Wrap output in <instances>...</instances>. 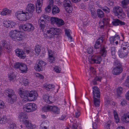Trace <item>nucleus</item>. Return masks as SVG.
I'll use <instances>...</instances> for the list:
<instances>
[{
  "mask_svg": "<svg viewBox=\"0 0 129 129\" xmlns=\"http://www.w3.org/2000/svg\"><path fill=\"white\" fill-rule=\"evenodd\" d=\"M19 93L21 98L27 100H29V97L30 98V100L31 101L36 100L38 96L37 92L36 91L20 90L19 92Z\"/></svg>",
  "mask_w": 129,
  "mask_h": 129,
  "instance_id": "obj_1",
  "label": "nucleus"
},
{
  "mask_svg": "<svg viewBox=\"0 0 129 129\" xmlns=\"http://www.w3.org/2000/svg\"><path fill=\"white\" fill-rule=\"evenodd\" d=\"M92 88L94 104L95 107H99L100 106V92L99 89L96 86H94Z\"/></svg>",
  "mask_w": 129,
  "mask_h": 129,
  "instance_id": "obj_2",
  "label": "nucleus"
},
{
  "mask_svg": "<svg viewBox=\"0 0 129 129\" xmlns=\"http://www.w3.org/2000/svg\"><path fill=\"white\" fill-rule=\"evenodd\" d=\"M9 34L10 37L17 42L22 40L24 38L21 32H18L15 30H11Z\"/></svg>",
  "mask_w": 129,
  "mask_h": 129,
  "instance_id": "obj_3",
  "label": "nucleus"
},
{
  "mask_svg": "<svg viewBox=\"0 0 129 129\" xmlns=\"http://www.w3.org/2000/svg\"><path fill=\"white\" fill-rule=\"evenodd\" d=\"M60 29L58 28H51L47 31V38H51L54 37H57L59 35Z\"/></svg>",
  "mask_w": 129,
  "mask_h": 129,
  "instance_id": "obj_4",
  "label": "nucleus"
},
{
  "mask_svg": "<svg viewBox=\"0 0 129 129\" xmlns=\"http://www.w3.org/2000/svg\"><path fill=\"white\" fill-rule=\"evenodd\" d=\"M102 60L101 56L98 54H95L92 56L90 55L88 57V60L91 64L96 63L100 64Z\"/></svg>",
  "mask_w": 129,
  "mask_h": 129,
  "instance_id": "obj_5",
  "label": "nucleus"
},
{
  "mask_svg": "<svg viewBox=\"0 0 129 129\" xmlns=\"http://www.w3.org/2000/svg\"><path fill=\"white\" fill-rule=\"evenodd\" d=\"M42 111L46 112L50 111L55 114H58L59 112V109L55 106H52L49 105H46L42 108Z\"/></svg>",
  "mask_w": 129,
  "mask_h": 129,
  "instance_id": "obj_6",
  "label": "nucleus"
},
{
  "mask_svg": "<svg viewBox=\"0 0 129 129\" xmlns=\"http://www.w3.org/2000/svg\"><path fill=\"white\" fill-rule=\"evenodd\" d=\"M113 12L119 18H125L126 15L122 11L121 7L119 6L115 7L113 8Z\"/></svg>",
  "mask_w": 129,
  "mask_h": 129,
  "instance_id": "obj_7",
  "label": "nucleus"
},
{
  "mask_svg": "<svg viewBox=\"0 0 129 129\" xmlns=\"http://www.w3.org/2000/svg\"><path fill=\"white\" fill-rule=\"evenodd\" d=\"M14 68L19 69L21 73H25L27 72V68L26 65L21 62H16L14 64Z\"/></svg>",
  "mask_w": 129,
  "mask_h": 129,
  "instance_id": "obj_8",
  "label": "nucleus"
},
{
  "mask_svg": "<svg viewBox=\"0 0 129 129\" xmlns=\"http://www.w3.org/2000/svg\"><path fill=\"white\" fill-rule=\"evenodd\" d=\"M37 108V106L34 103H28L23 106L24 111L27 112L34 111Z\"/></svg>",
  "mask_w": 129,
  "mask_h": 129,
  "instance_id": "obj_9",
  "label": "nucleus"
},
{
  "mask_svg": "<svg viewBox=\"0 0 129 129\" xmlns=\"http://www.w3.org/2000/svg\"><path fill=\"white\" fill-rule=\"evenodd\" d=\"M6 49L8 52H10L12 50V47L9 45L6 41L3 40L1 41V51Z\"/></svg>",
  "mask_w": 129,
  "mask_h": 129,
  "instance_id": "obj_10",
  "label": "nucleus"
},
{
  "mask_svg": "<svg viewBox=\"0 0 129 129\" xmlns=\"http://www.w3.org/2000/svg\"><path fill=\"white\" fill-rule=\"evenodd\" d=\"M37 63L35 66V70L39 72L43 71L44 67L46 64V63L42 60L39 61Z\"/></svg>",
  "mask_w": 129,
  "mask_h": 129,
  "instance_id": "obj_11",
  "label": "nucleus"
},
{
  "mask_svg": "<svg viewBox=\"0 0 129 129\" xmlns=\"http://www.w3.org/2000/svg\"><path fill=\"white\" fill-rule=\"evenodd\" d=\"M16 15L17 16V18L20 20L24 21L26 20L25 12L23 11H18Z\"/></svg>",
  "mask_w": 129,
  "mask_h": 129,
  "instance_id": "obj_12",
  "label": "nucleus"
},
{
  "mask_svg": "<svg viewBox=\"0 0 129 129\" xmlns=\"http://www.w3.org/2000/svg\"><path fill=\"white\" fill-rule=\"evenodd\" d=\"M22 28L24 30L27 31H28L33 30L34 28L32 24L29 23H26L25 24L22 25Z\"/></svg>",
  "mask_w": 129,
  "mask_h": 129,
  "instance_id": "obj_13",
  "label": "nucleus"
},
{
  "mask_svg": "<svg viewBox=\"0 0 129 129\" xmlns=\"http://www.w3.org/2000/svg\"><path fill=\"white\" fill-rule=\"evenodd\" d=\"M18 119L20 122L23 123L25 122L28 119V117L26 113L22 112L19 114L18 117Z\"/></svg>",
  "mask_w": 129,
  "mask_h": 129,
  "instance_id": "obj_14",
  "label": "nucleus"
},
{
  "mask_svg": "<svg viewBox=\"0 0 129 129\" xmlns=\"http://www.w3.org/2000/svg\"><path fill=\"white\" fill-rule=\"evenodd\" d=\"M123 71V69L122 67H116L113 68L112 71L113 75H118L121 74Z\"/></svg>",
  "mask_w": 129,
  "mask_h": 129,
  "instance_id": "obj_15",
  "label": "nucleus"
},
{
  "mask_svg": "<svg viewBox=\"0 0 129 129\" xmlns=\"http://www.w3.org/2000/svg\"><path fill=\"white\" fill-rule=\"evenodd\" d=\"M15 53L17 56L21 58L24 59L26 56L24 52L20 49H16L15 50Z\"/></svg>",
  "mask_w": 129,
  "mask_h": 129,
  "instance_id": "obj_16",
  "label": "nucleus"
},
{
  "mask_svg": "<svg viewBox=\"0 0 129 129\" xmlns=\"http://www.w3.org/2000/svg\"><path fill=\"white\" fill-rule=\"evenodd\" d=\"M112 23L113 25L115 26L124 25L125 24V23L124 22L122 21L117 19H114L112 22Z\"/></svg>",
  "mask_w": 129,
  "mask_h": 129,
  "instance_id": "obj_17",
  "label": "nucleus"
},
{
  "mask_svg": "<svg viewBox=\"0 0 129 129\" xmlns=\"http://www.w3.org/2000/svg\"><path fill=\"white\" fill-rule=\"evenodd\" d=\"M8 102L11 104H13L16 101L17 96L15 93L11 96L8 97Z\"/></svg>",
  "mask_w": 129,
  "mask_h": 129,
  "instance_id": "obj_18",
  "label": "nucleus"
},
{
  "mask_svg": "<svg viewBox=\"0 0 129 129\" xmlns=\"http://www.w3.org/2000/svg\"><path fill=\"white\" fill-rule=\"evenodd\" d=\"M35 8L34 5L31 4H29L27 5L26 8V11L28 12H33L35 10Z\"/></svg>",
  "mask_w": 129,
  "mask_h": 129,
  "instance_id": "obj_19",
  "label": "nucleus"
},
{
  "mask_svg": "<svg viewBox=\"0 0 129 129\" xmlns=\"http://www.w3.org/2000/svg\"><path fill=\"white\" fill-rule=\"evenodd\" d=\"M102 39V38H101L97 40L94 46L95 49H97L99 48L101 46V43H102L103 42Z\"/></svg>",
  "mask_w": 129,
  "mask_h": 129,
  "instance_id": "obj_20",
  "label": "nucleus"
},
{
  "mask_svg": "<svg viewBox=\"0 0 129 129\" xmlns=\"http://www.w3.org/2000/svg\"><path fill=\"white\" fill-rule=\"evenodd\" d=\"M4 93L8 97L15 93L14 91L12 89H8L5 90Z\"/></svg>",
  "mask_w": 129,
  "mask_h": 129,
  "instance_id": "obj_21",
  "label": "nucleus"
},
{
  "mask_svg": "<svg viewBox=\"0 0 129 129\" xmlns=\"http://www.w3.org/2000/svg\"><path fill=\"white\" fill-rule=\"evenodd\" d=\"M38 24L40 27L42 29H44L45 26V22L43 19H39L38 20Z\"/></svg>",
  "mask_w": 129,
  "mask_h": 129,
  "instance_id": "obj_22",
  "label": "nucleus"
},
{
  "mask_svg": "<svg viewBox=\"0 0 129 129\" xmlns=\"http://www.w3.org/2000/svg\"><path fill=\"white\" fill-rule=\"evenodd\" d=\"M121 119L125 122H129V112L124 114L122 117Z\"/></svg>",
  "mask_w": 129,
  "mask_h": 129,
  "instance_id": "obj_23",
  "label": "nucleus"
},
{
  "mask_svg": "<svg viewBox=\"0 0 129 129\" xmlns=\"http://www.w3.org/2000/svg\"><path fill=\"white\" fill-rule=\"evenodd\" d=\"M51 11L52 14L54 15L59 13L60 12V10L57 6H54L52 7Z\"/></svg>",
  "mask_w": 129,
  "mask_h": 129,
  "instance_id": "obj_24",
  "label": "nucleus"
},
{
  "mask_svg": "<svg viewBox=\"0 0 129 129\" xmlns=\"http://www.w3.org/2000/svg\"><path fill=\"white\" fill-rule=\"evenodd\" d=\"M11 12V10L5 8L3 9V10L2 11L1 14L3 16H5L10 14Z\"/></svg>",
  "mask_w": 129,
  "mask_h": 129,
  "instance_id": "obj_25",
  "label": "nucleus"
},
{
  "mask_svg": "<svg viewBox=\"0 0 129 129\" xmlns=\"http://www.w3.org/2000/svg\"><path fill=\"white\" fill-rule=\"evenodd\" d=\"M102 79V77L101 76L98 77L96 76L92 80V82L94 85H96L97 84V81L101 82Z\"/></svg>",
  "mask_w": 129,
  "mask_h": 129,
  "instance_id": "obj_26",
  "label": "nucleus"
},
{
  "mask_svg": "<svg viewBox=\"0 0 129 129\" xmlns=\"http://www.w3.org/2000/svg\"><path fill=\"white\" fill-rule=\"evenodd\" d=\"M100 52L103 57L106 56L107 55V51L106 50L104 47L100 48Z\"/></svg>",
  "mask_w": 129,
  "mask_h": 129,
  "instance_id": "obj_27",
  "label": "nucleus"
},
{
  "mask_svg": "<svg viewBox=\"0 0 129 129\" xmlns=\"http://www.w3.org/2000/svg\"><path fill=\"white\" fill-rule=\"evenodd\" d=\"M33 13V12H28V11H27L26 12H25L26 20L29 19L32 17Z\"/></svg>",
  "mask_w": 129,
  "mask_h": 129,
  "instance_id": "obj_28",
  "label": "nucleus"
},
{
  "mask_svg": "<svg viewBox=\"0 0 129 129\" xmlns=\"http://www.w3.org/2000/svg\"><path fill=\"white\" fill-rule=\"evenodd\" d=\"M97 15L99 17L103 18L104 16V14L103 11L100 9H98L97 11Z\"/></svg>",
  "mask_w": 129,
  "mask_h": 129,
  "instance_id": "obj_29",
  "label": "nucleus"
},
{
  "mask_svg": "<svg viewBox=\"0 0 129 129\" xmlns=\"http://www.w3.org/2000/svg\"><path fill=\"white\" fill-rule=\"evenodd\" d=\"M116 39H117V40H120V38L118 35H115L114 37H111L110 38V41L111 42L113 43L114 41H115L116 40Z\"/></svg>",
  "mask_w": 129,
  "mask_h": 129,
  "instance_id": "obj_30",
  "label": "nucleus"
},
{
  "mask_svg": "<svg viewBox=\"0 0 129 129\" xmlns=\"http://www.w3.org/2000/svg\"><path fill=\"white\" fill-rule=\"evenodd\" d=\"M23 123L25 124L26 125V127L28 128L31 129H33V126L31 123H30L27 120L25 122Z\"/></svg>",
  "mask_w": 129,
  "mask_h": 129,
  "instance_id": "obj_31",
  "label": "nucleus"
},
{
  "mask_svg": "<svg viewBox=\"0 0 129 129\" xmlns=\"http://www.w3.org/2000/svg\"><path fill=\"white\" fill-rule=\"evenodd\" d=\"M49 52V57L48 58V61L51 63H54L55 62V59L53 57L52 54H50Z\"/></svg>",
  "mask_w": 129,
  "mask_h": 129,
  "instance_id": "obj_32",
  "label": "nucleus"
},
{
  "mask_svg": "<svg viewBox=\"0 0 129 129\" xmlns=\"http://www.w3.org/2000/svg\"><path fill=\"white\" fill-rule=\"evenodd\" d=\"M114 118L115 120V121L117 123L119 121V118L118 116V114L116 111L115 110H114L113 111Z\"/></svg>",
  "mask_w": 129,
  "mask_h": 129,
  "instance_id": "obj_33",
  "label": "nucleus"
},
{
  "mask_svg": "<svg viewBox=\"0 0 129 129\" xmlns=\"http://www.w3.org/2000/svg\"><path fill=\"white\" fill-rule=\"evenodd\" d=\"M71 31L70 29H66L65 30V34L68 37V38L71 40V42H72V37H71L70 34V31Z\"/></svg>",
  "mask_w": 129,
  "mask_h": 129,
  "instance_id": "obj_34",
  "label": "nucleus"
},
{
  "mask_svg": "<svg viewBox=\"0 0 129 129\" xmlns=\"http://www.w3.org/2000/svg\"><path fill=\"white\" fill-rule=\"evenodd\" d=\"M100 8L102 9L103 11L105 12L106 14H108L109 13L110 11V9L107 6H105L104 7H100Z\"/></svg>",
  "mask_w": 129,
  "mask_h": 129,
  "instance_id": "obj_35",
  "label": "nucleus"
},
{
  "mask_svg": "<svg viewBox=\"0 0 129 129\" xmlns=\"http://www.w3.org/2000/svg\"><path fill=\"white\" fill-rule=\"evenodd\" d=\"M128 52H126L123 51L121 52L118 55L119 57L120 58H123L126 57V55H127Z\"/></svg>",
  "mask_w": 129,
  "mask_h": 129,
  "instance_id": "obj_36",
  "label": "nucleus"
},
{
  "mask_svg": "<svg viewBox=\"0 0 129 129\" xmlns=\"http://www.w3.org/2000/svg\"><path fill=\"white\" fill-rule=\"evenodd\" d=\"M57 20L56 24L58 25L61 26L64 24V21L62 19L58 18Z\"/></svg>",
  "mask_w": 129,
  "mask_h": 129,
  "instance_id": "obj_37",
  "label": "nucleus"
},
{
  "mask_svg": "<svg viewBox=\"0 0 129 129\" xmlns=\"http://www.w3.org/2000/svg\"><path fill=\"white\" fill-rule=\"evenodd\" d=\"M64 9L66 11L68 12L71 13L72 9L71 5V6H64Z\"/></svg>",
  "mask_w": 129,
  "mask_h": 129,
  "instance_id": "obj_38",
  "label": "nucleus"
},
{
  "mask_svg": "<svg viewBox=\"0 0 129 129\" xmlns=\"http://www.w3.org/2000/svg\"><path fill=\"white\" fill-rule=\"evenodd\" d=\"M47 122L48 123V122L47 121H45L42 122V124L40 126V129L41 127H42L43 129H47V127L45 125H46V124Z\"/></svg>",
  "mask_w": 129,
  "mask_h": 129,
  "instance_id": "obj_39",
  "label": "nucleus"
},
{
  "mask_svg": "<svg viewBox=\"0 0 129 129\" xmlns=\"http://www.w3.org/2000/svg\"><path fill=\"white\" fill-rule=\"evenodd\" d=\"M71 2L69 0H64L63 5L64 7L71 6Z\"/></svg>",
  "mask_w": 129,
  "mask_h": 129,
  "instance_id": "obj_40",
  "label": "nucleus"
},
{
  "mask_svg": "<svg viewBox=\"0 0 129 129\" xmlns=\"http://www.w3.org/2000/svg\"><path fill=\"white\" fill-rule=\"evenodd\" d=\"M7 119L6 116H4L1 119V124H5L7 121Z\"/></svg>",
  "mask_w": 129,
  "mask_h": 129,
  "instance_id": "obj_41",
  "label": "nucleus"
},
{
  "mask_svg": "<svg viewBox=\"0 0 129 129\" xmlns=\"http://www.w3.org/2000/svg\"><path fill=\"white\" fill-rule=\"evenodd\" d=\"M50 19L51 23L53 24L55 23H56L58 18L54 17H52L50 18Z\"/></svg>",
  "mask_w": 129,
  "mask_h": 129,
  "instance_id": "obj_42",
  "label": "nucleus"
},
{
  "mask_svg": "<svg viewBox=\"0 0 129 129\" xmlns=\"http://www.w3.org/2000/svg\"><path fill=\"white\" fill-rule=\"evenodd\" d=\"M22 82L25 86H26L29 84V81L28 79L25 78H22Z\"/></svg>",
  "mask_w": 129,
  "mask_h": 129,
  "instance_id": "obj_43",
  "label": "nucleus"
},
{
  "mask_svg": "<svg viewBox=\"0 0 129 129\" xmlns=\"http://www.w3.org/2000/svg\"><path fill=\"white\" fill-rule=\"evenodd\" d=\"M114 64L116 67H122L121 64L119 61L117 59H115L114 61Z\"/></svg>",
  "mask_w": 129,
  "mask_h": 129,
  "instance_id": "obj_44",
  "label": "nucleus"
},
{
  "mask_svg": "<svg viewBox=\"0 0 129 129\" xmlns=\"http://www.w3.org/2000/svg\"><path fill=\"white\" fill-rule=\"evenodd\" d=\"M104 25H108L109 24V20L108 19L103 18L102 21Z\"/></svg>",
  "mask_w": 129,
  "mask_h": 129,
  "instance_id": "obj_45",
  "label": "nucleus"
},
{
  "mask_svg": "<svg viewBox=\"0 0 129 129\" xmlns=\"http://www.w3.org/2000/svg\"><path fill=\"white\" fill-rule=\"evenodd\" d=\"M122 88L121 87H118L117 89V94L118 96H119L122 93Z\"/></svg>",
  "mask_w": 129,
  "mask_h": 129,
  "instance_id": "obj_46",
  "label": "nucleus"
},
{
  "mask_svg": "<svg viewBox=\"0 0 129 129\" xmlns=\"http://www.w3.org/2000/svg\"><path fill=\"white\" fill-rule=\"evenodd\" d=\"M35 51L37 54H39L41 51L40 46L39 45L36 46L35 48Z\"/></svg>",
  "mask_w": 129,
  "mask_h": 129,
  "instance_id": "obj_47",
  "label": "nucleus"
},
{
  "mask_svg": "<svg viewBox=\"0 0 129 129\" xmlns=\"http://www.w3.org/2000/svg\"><path fill=\"white\" fill-rule=\"evenodd\" d=\"M10 21L4 20L3 22V25L7 28H9L10 26Z\"/></svg>",
  "mask_w": 129,
  "mask_h": 129,
  "instance_id": "obj_48",
  "label": "nucleus"
},
{
  "mask_svg": "<svg viewBox=\"0 0 129 129\" xmlns=\"http://www.w3.org/2000/svg\"><path fill=\"white\" fill-rule=\"evenodd\" d=\"M41 18L49 21L50 19V17L45 14H43L41 16Z\"/></svg>",
  "mask_w": 129,
  "mask_h": 129,
  "instance_id": "obj_49",
  "label": "nucleus"
},
{
  "mask_svg": "<svg viewBox=\"0 0 129 129\" xmlns=\"http://www.w3.org/2000/svg\"><path fill=\"white\" fill-rule=\"evenodd\" d=\"M42 6H39L36 5V11L37 13L39 14L41 12V8Z\"/></svg>",
  "mask_w": 129,
  "mask_h": 129,
  "instance_id": "obj_50",
  "label": "nucleus"
},
{
  "mask_svg": "<svg viewBox=\"0 0 129 129\" xmlns=\"http://www.w3.org/2000/svg\"><path fill=\"white\" fill-rule=\"evenodd\" d=\"M111 125L110 121H108L104 125L105 129H110V127Z\"/></svg>",
  "mask_w": 129,
  "mask_h": 129,
  "instance_id": "obj_51",
  "label": "nucleus"
},
{
  "mask_svg": "<svg viewBox=\"0 0 129 129\" xmlns=\"http://www.w3.org/2000/svg\"><path fill=\"white\" fill-rule=\"evenodd\" d=\"M9 77L10 81L13 82L15 78V76L14 74H12L9 76Z\"/></svg>",
  "mask_w": 129,
  "mask_h": 129,
  "instance_id": "obj_52",
  "label": "nucleus"
},
{
  "mask_svg": "<svg viewBox=\"0 0 129 129\" xmlns=\"http://www.w3.org/2000/svg\"><path fill=\"white\" fill-rule=\"evenodd\" d=\"M10 26L9 28L11 29L12 28H15V25H16V23L12 21L10 22Z\"/></svg>",
  "mask_w": 129,
  "mask_h": 129,
  "instance_id": "obj_53",
  "label": "nucleus"
},
{
  "mask_svg": "<svg viewBox=\"0 0 129 129\" xmlns=\"http://www.w3.org/2000/svg\"><path fill=\"white\" fill-rule=\"evenodd\" d=\"M9 127L10 129H15L16 127V124L15 123L11 124L9 126Z\"/></svg>",
  "mask_w": 129,
  "mask_h": 129,
  "instance_id": "obj_54",
  "label": "nucleus"
},
{
  "mask_svg": "<svg viewBox=\"0 0 129 129\" xmlns=\"http://www.w3.org/2000/svg\"><path fill=\"white\" fill-rule=\"evenodd\" d=\"M35 75L36 77H38L39 78L41 79H43L44 77L43 75L37 73H36Z\"/></svg>",
  "mask_w": 129,
  "mask_h": 129,
  "instance_id": "obj_55",
  "label": "nucleus"
},
{
  "mask_svg": "<svg viewBox=\"0 0 129 129\" xmlns=\"http://www.w3.org/2000/svg\"><path fill=\"white\" fill-rule=\"evenodd\" d=\"M43 4V0H37V5L42 6Z\"/></svg>",
  "mask_w": 129,
  "mask_h": 129,
  "instance_id": "obj_56",
  "label": "nucleus"
},
{
  "mask_svg": "<svg viewBox=\"0 0 129 129\" xmlns=\"http://www.w3.org/2000/svg\"><path fill=\"white\" fill-rule=\"evenodd\" d=\"M6 107L4 102L2 101H1V109H4Z\"/></svg>",
  "mask_w": 129,
  "mask_h": 129,
  "instance_id": "obj_57",
  "label": "nucleus"
},
{
  "mask_svg": "<svg viewBox=\"0 0 129 129\" xmlns=\"http://www.w3.org/2000/svg\"><path fill=\"white\" fill-rule=\"evenodd\" d=\"M98 122H94L92 124V127L93 129H96L98 127Z\"/></svg>",
  "mask_w": 129,
  "mask_h": 129,
  "instance_id": "obj_58",
  "label": "nucleus"
},
{
  "mask_svg": "<svg viewBox=\"0 0 129 129\" xmlns=\"http://www.w3.org/2000/svg\"><path fill=\"white\" fill-rule=\"evenodd\" d=\"M121 102L120 103V104L122 106H125L126 105L127 103L126 101L124 100H121Z\"/></svg>",
  "mask_w": 129,
  "mask_h": 129,
  "instance_id": "obj_59",
  "label": "nucleus"
},
{
  "mask_svg": "<svg viewBox=\"0 0 129 129\" xmlns=\"http://www.w3.org/2000/svg\"><path fill=\"white\" fill-rule=\"evenodd\" d=\"M51 7L49 6H48L47 7L45 8L46 12L47 13H49L50 12Z\"/></svg>",
  "mask_w": 129,
  "mask_h": 129,
  "instance_id": "obj_60",
  "label": "nucleus"
},
{
  "mask_svg": "<svg viewBox=\"0 0 129 129\" xmlns=\"http://www.w3.org/2000/svg\"><path fill=\"white\" fill-rule=\"evenodd\" d=\"M80 115V113L79 110H77V111L75 113V116L76 118H78Z\"/></svg>",
  "mask_w": 129,
  "mask_h": 129,
  "instance_id": "obj_61",
  "label": "nucleus"
},
{
  "mask_svg": "<svg viewBox=\"0 0 129 129\" xmlns=\"http://www.w3.org/2000/svg\"><path fill=\"white\" fill-rule=\"evenodd\" d=\"M112 57L114 59L116 58V57L115 55V51L111 52Z\"/></svg>",
  "mask_w": 129,
  "mask_h": 129,
  "instance_id": "obj_62",
  "label": "nucleus"
},
{
  "mask_svg": "<svg viewBox=\"0 0 129 129\" xmlns=\"http://www.w3.org/2000/svg\"><path fill=\"white\" fill-rule=\"evenodd\" d=\"M93 51L92 49L91 48H88L87 49V53L89 54H90L92 53Z\"/></svg>",
  "mask_w": 129,
  "mask_h": 129,
  "instance_id": "obj_63",
  "label": "nucleus"
},
{
  "mask_svg": "<svg viewBox=\"0 0 129 129\" xmlns=\"http://www.w3.org/2000/svg\"><path fill=\"white\" fill-rule=\"evenodd\" d=\"M121 3L124 4H129V0H123L121 2Z\"/></svg>",
  "mask_w": 129,
  "mask_h": 129,
  "instance_id": "obj_64",
  "label": "nucleus"
}]
</instances>
